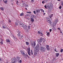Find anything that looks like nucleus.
<instances>
[{
  "label": "nucleus",
  "mask_w": 63,
  "mask_h": 63,
  "mask_svg": "<svg viewBox=\"0 0 63 63\" xmlns=\"http://www.w3.org/2000/svg\"><path fill=\"white\" fill-rule=\"evenodd\" d=\"M47 7L48 8V12H50L51 9L53 7L52 4H47Z\"/></svg>",
  "instance_id": "nucleus-1"
},
{
  "label": "nucleus",
  "mask_w": 63,
  "mask_h": 63,
  "mask_svg": "<svg viewBox=\"0 0 63 63\" xmlns=\"http://www.w3.org/2000/svg\"><path fill=\"white\" fill-rule=\"evenodd\" d=\"M20 26L21 27H22L25 30H27V26L26 25H24L23 23L20 24Z\"/></svg>",
  "instance_id": "nucleus-2"
},
{
  "label": "nucleus",
  "mask_w": 63,
  "mask_h": 63,
  "mask_svg": "<svg viewBox=\"0 0 63 63\" xmlns=\"http://www.w3.org/2000/svg\"><path fill=\"white\" fill-rule=\"evenodd\" d=\"M36 52H38L39 51V46L38 45H37L34 48Z\"/></svg>",
  "instance_id": "nucleus-3"
},
{
  "label": "nucleus",
  "mask_w": 63,
  "mask_h": 63,
  "mask_svg": "<svg viewBox=\"0 0 63 63\" xmlns=\"http://www.w3.org/2000/svg\"><path fill=\"white\" fill-rule=\"evenodd\" d=\"M11 61L12 62V63H16V59L15 58H12L11 60Z\"/></svg>",
  "instance_id": "nucleus-4"
},
{
  "label": "nucleus",
  "mask_w": 63,
  "mask_h": 63,
  "mask_svg": "<svg viewBox=\"0 0 63 63\" xmlns=\"http://www.w3.org/2000/svg\"><path fill=\"white\" fill-rule=\"evenodd\" d=\"M43 39L44 40V38L41 37L40 39L37 40V41L39 43H41L43 41Z\"/></svg>",
  "instance_id": "nucleus-5"
},
{
  "label": "nucleus",
  "mask_w": 63,
  "mask_h": 63,
  "mask_svg": "<svg viewBox=\"0 0 63 63\" xmlns=\"http://www.w3.org/2000/svg\"><path fill=\"white\" fill-rule=\"evenodd\" d=\"M58 20L57 19H56L53 22L54 25L55 26L57 24V23L58 22Z\"/></svg>",
  "instance_id": "nucleus-6"
},
{
  "label": "nucleus",
  "mask_w": 63,
  "mask_h": 63,
  "mask_svg": "<svg viewBox=\"0 0 63 63\" xmlns=\"http://www.w3.org/2000/svg\"><path fill=\"white\" fill-rule=\"evenodd\" d=\"M22 55L25 58H27V56L28 57H29H29L28 56V55L26 54L25 53L24 54H23Z\"/></svg>",
  "instance_id": "nucleus-7"
},
{
  "label": "nucleus",
  "mask_w": 63,
  "mask_h": 63,
  "mask_svg": "<svg viewBox=\"0 0 63 63\" xmlns=\"http://www.w3.org/2000/svg\"><path fill=\"white\" fill-rule=\"evenodd\" d=\"M44 48L43 46H40V49L41 51H43V49H44Z\"/></svg>",
  "instance_id": "nucleus-8"
},
{
  "label": "nucleus",
  "mask_w": 63,
  "mask_h": 63,
  "mask_svg": "<svg viewBox=\"0 0 63 63\" xmlns=\"http://www.w3.org/2000/svg\"><path fill=\"white\" fill-rule=\"evenodd\" d=\"M46 48L47 50H49V46L48 45H46Z\"/></svg>",
  "instance_id": "nucleus-9"
},
{
  "label": "nucleus",
  "mask_w": 63,
  "mask_h": 63,
  "mask_svg": "<svg viewBox=\"0 0 63 63\" xmlns=\"http://www.w3.org/2000/svg\"><path fill=\"white\" fill-rule=\"evenodd\" d=\"M31 21L32 22H33L34 21V18H31Z\"/></svg>",
  "instance_id": "nucleus-10"
},
{
  "label": "nucleus",
  "mask_w": 63,
  "mask_h": 63,
  "mask_svg": "<svg viewBox=\"0 0 63 63\" xmlns=\"http://www.w3.org/2000/svg\"><path fill=\"white\" fill-rule=\"evenodd\" d=\"M31 45L32 46L35 47V45H36V43H35V42H34V44H33V43H32Z\"/></svg>",
  "instance_id": "nucleus-11"
},
{
  "label": "nucleus",
  "mask_w": 63,
  "mask_h": 63,
  "mask_svg": "<svg viewBox=\"0 0 63 63\" xmlns=\"http://www.w3.org/2000/svg\"><path fill=\"white\" fill-rule=\"evenodd\" d=\"M47 0H45V1H42V4H45V3H47Z\"/></svg>",
  "instance_id": "nucleus-12"
},
{
  "label": "nucleus",
  "mask_w": 63,
  "mask_h": 63,
  "mask_svg": "<svg viewBox=\"0 0 63 63\" xmlns=\"http://www.w3.org/2000/svg\"><path fill=\"white\" fill-rule=\"evenodd\" d=\"M21 53L22 54V55L25 53H24V51H22V50L21 51Z\"/></svg>",
  "instance_id": "nucleus-13"
},
{
  "label": "nucleus",
  "mask_w": 63,
  "mask_h": 63,
  "mask_svg": "<svg viewBox=\"0 0 63 63\" xmlns=\"http://www.w3.org/2000/svg\"><path fill=\"white\" fill-rule=\"evenodd\" d=\"M47 22H48V23H51V21L50 20H48V21H47Z\"/></svg>",
  "instance_id": "nucleus-14"
},
{
  "label": "nucleus",
  "mask_w": 63,
  "mask_h": 63,
  "mask_svg": "<svg viewBox=\"0 0 63 63\" xmlns=\"http://www.w3.org/2000/svg\"><path fill=\"white\" fill-rule=\"evenodd\" d=\"M53 16V14H51V15H50L49 16V17L50 18H51V17H52V16Z\"/></svg>",
  "instance_id": "nucleus-15"
},
{
  "label": "nucleus",
  "mask_w": 63,
  "mask_h": 63,
  "mask_svg": "<svg viewBox=\"0 0 63 63\" xmlns=\"http://www.w3.org/2000/svg\"><path fill=\"white\" fill-rule=\"evenodd\" d=\"M6 41L7 43H10V41L9 40L7 39L6 40Z\"/></svg>",
  "instance_id": "nucleus-16"
},
{
  "label": "nucleus",
  "mask_w": 63,
  "mask_h": 63,
  "mask_svg": "<svg viewBox=\"0 0 63 63\" xmlns=\"http://www.w3.org/2000/svg\"><path fill=\"white\" fill-rule=\"evenodd\" d=\"M49 34H50L48 32L47 34V36H48V37H49Z\"/></svg>",
  "instance_id": "nucleus-17"
},
{
  "label": "nucleus",
  "mask_w": 63,
  "mask_h": 63,
  "mask_svg": "<svg viewBox=\"0 0 63 63\" xmlns=\"http://www.w3.org/2000/svg\"><path fill=\"white\" fill-rule=\"evenodd\" d=\"M23 15H24L23 13H22L20 15V16H23Z\"/></svg>",
  "instance_id": "nucleus-18"
},
{
  "label": "nucleus",
  "mask_w": 63,
  "mask_h": 63,
  "mask_svg": "<svg viewBox=\"0 0 63 63\" xmlns=\"http://www.w3.org/2000/svg\"><path fill=\"white\" fill-rule=\"evenodd\" d=\"M36 11V13H39L40 12V10H37Z\"/></svg>",
  "instance_id": "nucleus-19"
},
{
  "label": "nucleus",
  "mask_w": 63,
  "mask_h": 63,
  "mask_svg": "<svg viewBox=\"0 0 63 63\" xmlns=\"http://www.w3.org/2000/svg\"><path fill=\"white\" fill-rule=\"evenodd\" d=\"M56 56H57V57L58 56H59V54L58 53H56Z\"/></svg>",
  "instance_id": "nucleus-20"
},
{
  "label": "nucleus",
  "mask_w": 63,
  "mask_h": 63,
  "mask_svg": "<svg viewBox=\"0 0 63 63\" xmlns=\"http://www.w3.org/2000/svg\"><path fill=\"white\" fill-rule=\"evenodd\" d=\"M19 59H20V58L18 57H17V60H18V61L19 60Z\"/></svg>",
  "instance_id": "nucleus-21"
},
{
  "label": "nucleus",
  "mask_w": 63,
  "mask_h": 63,
  "mask_svg": "<svg viewBox=\"0 0 63 63\" xmlns=\"http://www.w3.org/2000/svg\"><path fill=\"white\" fill-rule=\"evenodd\" d=\"M17 35L18 37H20V33H18Z\"/></svg>",
  "instance_id": "nucleus-22"
},
{
  "label": "nucleus",
  "mask_w": 63,
  "mask_h": 63,
  "mask_svg": "<svg viewBox=\"0 0 63 63\" xmlns=\"http://www.w3.org/2000/svg\"><path fill=\"white\" fill-rule=\"evenodd\" d=\"M28 51H29V52L30 51V47H29V48H28Z\"/></svg>",
  "instance_id": "nucleus-23"
},
{
  "label": "nucleus",
  "mask_w": 63,
  "mask_h": 63,
  "mask_svg": "<svg viewBox=\"0 0 63 63\" xmlns=\"http://www.w3.org/2000/svg\"><path fill=\"white\" fill-rule=\"evenodd\" d=\"M37 52H36V51H35V52L34 53V55H36V54H37Z\"/></svg>",
  "instance_id": "nucleus-24"
},
{
  "label": "nucleus",
  "mask_w": 63,
  "mask_h": 63,
  "mask_svg": "<svg viewBox=\"0 0 63 63\" xmlns=\"http://www.w3.org/2000/svg\"><path fill=\"white\" fill-rule=\"evenodd\" d=\"M2 41H3V40H2V41L0 42V43L1 44V45H3V42H2Z\"/></svg>",
  "instance_id": "nucleus-25"
},
{
  "label": "nucleus",
  "mask_w": 63,
  "mask_h": 63,
  "mask_svg": "<svg viewBox=\"0 0 63 63\" xmlns=\"http://www.w3.org/2000/svg\"><path fill=\"white\" fill-rule=\"evenodd\" d=\"M28 54H29V55H30V56L31 54H30V52H29V51H28Z\"/></svg>",
  "instance_id": "nucleus-26"
},
{
  "label": "nucleus",
  "mask_w": 63,
  "mask_h": 63,
  "mask_svg": "<svg viewBox=\"0 0 63 63\" xmlns=\"http://www.w3.org/2000/svg\"><path fill=\"white\" fill-rule=\"evenodd\" d=\"M41 11H42V12L43 13L44 12V10L43 9H40Z\"/></svg>",
  "instance_id": "nucleus-27"
},
{
  "label": "nucleus",
  "mask_w": 63,
  "mask_h": 63,
  "mask_svg": "<svg viewBox=\"0 0 63 63\" xmlns=\"http://www.w3.org/2000/svg\"><path fill=\"white\" fill-rule=\"evenodd\" d=\"M61 5L63 6V1H62L61 2Z\"/></svg>",
  "instance_id": "nucleus-28"
},
{
  "label": "nucleus",
  "mask_w": 63,
  "mask_h": 63,
  "mask_svg": "<svg viewBox=\"0 0 63 63\" xmlns=\"http://www.w3.org/2000/svg\"><path fill=\"white\" fill-rule=\"evenodd\" d=\"M0 9L1 10H2V11H3V10H4V9H3V7H0Z\"/></svg>",
  "instance_id": "nucleus-29"
},
{
  "label": "nucleus",
  "mask_w": 63,
  "mask_h": 63,
  "mask_svg": "<svg viewBox=\"0 0 63 63\" xmlns=\"http://www.w3.org/2000/svg\"><path fill=\"white\" fill-rule=\"evenodd\" d=\"M47 21L49 20V18H47Z\"/></svg>",
  "instance_id": "nucleus-30"
},
{
  "label": "nucleus",
  "mask_w": 63,
  "mask_h": 63,
  "mask_svg": "<svg viewBox=\"0 0 63 63\" xmlns=\"http://www.w3.org/2000/svg\"><path fill=\"white\" fill-rule=\"evenodd\" d=\"M26 43L27 45H29V43L28 42H26Z\"/></svg>",
  "instance_id": "nucleus-31"
},
{
  "label": "nucleus",
  "mask_w": 63,
  "mask_h": 63,
  "mask_svg": "<svg viewBox=\"0 0 63 63\" xmlns=\"http://www.w3.org/2000/svg\"><path fill=\"white\" fill-rule=\"evenodd\" d=\"M59 8L60 9H61V8H62V7L61 6H60L59 7Z\"/></svg>",
  "instance_id": "nucleus-32"
},
{
  "label": "nucleus",
  "mask_w": 63,
  "mask_h": 63,
  "mask_svg": "<svg viewBox=\"0 0 63 63\" xmlns=\"http://www.w3.org/2000/svg\"><path fill=\"white\" fill-rule=\"evenodd\" d=\"M38 34H41V33H42V32H41L39 31L38 32Z\"/></svg>",
  "instance_id": "nucleus-33"
},
{
  "label": "nucleus",
  "mask_w": 63,
  "mask_h": 63,
  "mask_svg": "<svg viewBox=\"0 0 63 63\" xmlns=\"http://www.w3.org/2000/svg\"><path fill=\"white\" fill-rule=\"evenodd\" d=\"M17 32L20 34V31H18Z\"/></svg>",
  "instance_id": "nucleus-34"
},
{
  "label": "nucleus",
  "mask_w": 63,
  "mask_h": 63,
  "mask_svg": "<svg viewBox=\"0 0 63 63\" xmlns=\"http://www.w3.org/2000/svg\"><path fill=\"white\" fill-rule=\"evenodd\" d=\"M32 16H33V17H35V18L36 17V16H35V15H32Z\"/></svg>",
  "instance_id": "nucleus-35"
},
{
  "label": "nucleus",
  "mask_w": 63,
  "mask_h": 63,
  "mask_svg": "<svg viewBox=\"0 0 63 63\" xmlns=\"http://www.w3.org/2000/svg\"><path fill=\"white\" fill-rule=\"evenodd\" d=\"M17 23H15V25H16V26H17Z\"/></svg>",
  "instance_id": "nucleus-36"
},
{
  "label": "nucleus",
  "mask_w": 63,
  "mask_h": 63,
  "mask_svg": "<svg viewBox=\"0 0 63 63\" xmlns=\"http://www.w3.org/2000/svg\"><path fill=\"white\" fill-rule=\"evenodd\" d=\"M41 35V36H43V33H41V34H40Z\"/></svg>",
  "instance_id": "nucleus-37"
},
{
  "label": "nucleus",
  "mask_w": 63,
  "mask_h": 63,
  "mask_svg": "<svg viewBox=\"0 0 63 63\" xmlns=\"http://www.w3.org/2000/svg\"><path fill=\"white\" fill-rule=\"evenodd\" d=\"M7 0H6L4 2V3H5V4H6L7 3Z\"/></svg>",
  "instance_id": "nucleus-38"
},
{
  "label": "nucleus",
  "mask_w": 63,
  "mask_h": 63,
  "mask_svg": "<svg viewBox=\"0 0 63 63\" xmlns=\"http://www.w3.org/2000/svg\"><path fill=\"white\" fill-rule=\"evenodd\" d=\"M33 13L34 14V15H36V12L35 11H33Z\"/></svg>",
  "instance_id": "nucleus-39"
},
{
  "label": "nucleus",
  "mask_w": 63,
  "mask_h": 63,
  "mask_svg": "<svg viewBox=\"0 0 63 63\" xmlns=\"http://www.w3.org/2000/svg\"><path fill=\"white\" fill-rule=\"evenodd\" d=\"M63 52V49H62L61 50V52Z\"/></svg>",
  "instance_id": "nucleus-40"
},
{
  "label": "nucleus",
  "mask_w": 63,
  "mask_h": 63,
  "mask_svg": "<svg viewBox=\"0 0 63 63\" xmlns=\"http://www.w3.org/2000/svg\"><path fill=\"white\" fill-rule=\"evenodd\" d=\"M27 16H28V15L27 14L26 15H25V18H26V17Z\"/></svg>",
  "instance_id": "nucleus-41"
},
{
  "label": "nucleus",
  "mask_w": 63,
  "mask_h": 63,
  "mask_svg": "<svg viewBox=\"0 0 63 63\" xmlns=\"http://www.w3.org/2000/svg\"><path fill=\"white\" fill-rule=\"evenodd\" d=\"M19 63H21L22 62V61H21V60H20L19 61Z\"/></svg>",
  "instance_id": "nucleus-42"
},
{
  "label": "nucleus",
  "mask_w": 63,
  "mask_h": 63,
  "mask_svg": "<svg viewBox=\"0 0 63 63\" xmlns=\"http://www.w3.org/2000/svg\"><path fill=\"white\" fill-rule=\"evenodd\" d=\"M28 5H27V4H26L25 5V7H28Z\"/></svg>",
  "instance_id": "nucleus-43"
},
{
  "label": "nucleus",
  "mask_w": 63,
  "mask_h": 63,
  "mask_svg": "<svg viewBox=\"0 0 63 63\" xmlns=\"http://www.w3.org/2000/svg\"><path fill=\"white\" fill-rule=\"evenodd\" d=\"M2 28H4V29H5L6 28V27H5L4 26H3Z\"/></svg>",
  "instance_id": "nucleus-44"
},
{
  "label": "nucleus",
  "mask_w": 63,
  "mask_h": 63,
  "mask_svg": "<svg viewBox=\"0 0 63 63\" xmlns=\"http://www.w3.org/2000/svg\"><path fill=\"white\" fill-rule=\"evenodd\" d=\"M44 7H45V8L47 9V6H46V5H45Z\"/></svg>",
  "instance_id": "nucleus-45"
},
{
  "label": "nucleus",
  "mask_w": 63,
  "mask_h": 63,
  "mask_svg": "<svg viewBox=\"0 0 63 63\" xmlns=\"http://www.w3.org/2000/svg\"><path fill=\"white\" fill-rule=\"evenodd\" d=\"M28 28L29 29V30H30V26H28Z\"/></svg>",
  "instance_id": "nucleus-46"
},
{
  "label": "nucleus",
  "mask_w": 63,
  "mask_h": 63,
  "mask_svg": "<svg viewBox=\"0 0 63 63\" xmlns=\"http://www.w3.org/2000/svg\"><path fill=\"white\" fill-rule=\"evenodd\" d=\"M49 30L50 32H51V31H52V30L51 29H50Z\"/></svg>",
  "instance_id": "nucleus-47"
},
{
  "label": "nucleus",
  "mask_w": 63,
  "mask_h": 63,
  "mask_svg": "<svg viewBox=\"0 0 63 63\" xmlns=\"http://www.w3.org/2000/svg\"><path fill=\"white\" fill-rule=\"evenodd\" d=\"M25 31H26L27 32H29V31H28V30H27H27H25Z\"/></svg>",
  "instance_id": "nucleus-48"
},
{
  "label": "nucleus",
  "mask_w": 63,
  "mask_h": 63,
  "mask_svg": "<svg viewBox=\"0 0 63 63\" xmlns=\"http://www.w3.org/2000/svg\"><path fill=\"white\" fill-rule=\"evenodd\" d=\"M58 30H60V31H61V30H60V28H58Z\"/></svg>",
  "instance_id": "nucleus-49"
},
{
  "label": "nucleus",
  "mask_w": 63,
  "mask_h": 63,
  "mask_svg": "<svg viewBox=\"0 0 63 63\" xmlns=\"http://www.w3.org/2000/svg\"><path fill=\"white\" fill-rule=\"evenodd\" d=\"M8 21L9 22H11V20L10 19Z\"/></svg>",
  "instance_id": "nucleus-50"
},
{
  "label": "nucleus",
  "mask_w": 63,
  "mask_h": 63,
  "mask_svg": "<svg viewBox=\"0 0 63 63\" xmlns=\"http://www.w3.org/2000/svg\"><path fill=\"white\" fill-rule=\"evenodd\" d=\"M54 51H56V52H57L56 51V49H54Z\"/></svg>",
  "instance_id": "nucleus-51"
},
{
  "label": "nucleus",
  "mask_w": 63,
  "mask_h": 63,
  "mask_svg": "<svg viewBox=\"0 0 63 63\" xmlns=\"http://www.w3.org/2000/svg\"><path fill=\"white\" fill-rule=\"evenodd\" d=\"M46 48H44V50H46Z\"/></svg>",
  "instance_id": "nucleus-52"
},
{
  "label": "nucleus",
  "mask_w": 63,
  "mask_h": 63,
  "mask_svg": "<svg viewBox=\"0 0 63 63\" xmlns=\"http://www.w3.org/2000/svg\"><path fill=\"white\" fill-rule=\"evenodd\" d=\"M23 37V36L22 35L21 36L20 38H22Z\"/></svg>",
  "instance_id": "nucleus-53"
},
{
  "label": "nucleus",
  "mask_w": 63,
  "mask_h": 63,
  "mask_svg": "<svg viewBox=\"0 0 63 63\" xmlns=\"http://www.w3.org/2000/svg\"><path fill=\"white\" fill-rule=\"evenodd\" d=\"M31 1H31V2H34V0H31Z\"/></svg>",
  "instance_id": "nucleus-54"
},
{
  "label": "nucleus",
  "mask_w": 63,
  "mask_h": 63,
  "mask_svg": "<svg viewBox=\"0 0 63 63\" xmlns=\"http://www.w3.org/2000/svg\"><path fill=\"white\" fill-rule=\"evenodd\" d=\"M45 39L44 38V39H42V41H45Z\"/></svg>",
  "instance_id": "nucleus-55"
},
{
  "label": "nucleus",
  "mask_w": 63,
  "mask_h": 63,
  "mask_svg": "<svg viewBox=\"0 0 63 63\" xmlns=\"http://www.w3.org/2000/svg\"><path fill=\"white\" fill-rule=\"evenodd\" d=\"M11 1L12 2H13V1H14V0H11Z\"/></svg>",
  "instance_id": "nucleus-56"
},
{
  "label": "nucleus",
  "mask_w": 63,
  "mask_h": 63,
  "mask_svg": "<svg viewBox=\"0 0 63 63\" xmlns=\"http://www.w3.org/2000/svg\"><path fill=\"white\" fill-rule=\"evenodd\" d=\"M45 41H46L45 40H44V41H43V42L45 43Z\"/></svg>",
  "instance_id": "nucleus-57"
},
{
  "label": "nucleus",
  "mask_w": 63,
  "mask_h": 63,
  "mask_svg": "<svg viewBox=\"0 0 63 63\" xmlns=\"http://www.w3.org/2000/svg\"><path fill=\"white\" fill-rule=\"evenodd\" d=\"M33 52H32V53H31V54H32V55H33Z\"/></svg>",
  "instance_id": "nucleus-58"
},
{
  "label": "nucleus",
  "mask_w": 63,
  "mask_h": 63,
  "mask_svg": "<svg viewBox=\"0 0 63 63\" xmlns=\"http://www.w3.org/2000/svg\"><path fill=\"white\" fill-rule=\"evenodd\" d=\"M16 3H18V1L17 0L16 1Z\"/></svg>",
  "instance_id": "nucleus-59"
},
{
  "label": "nucleus",
  "mask_w": 63,
  "mask_h": 63,
  "mask_svg": "<svg viewBox=\"0 0 63 63\" xmlns=\"http://www.w3.org/2000/svg\"><path fill=\"white\" fill-rule=\"evenodd\" d=\"M45 14H46V13H44L43 14L44 15V16H45Z\"/></svg>",
  "instance_id": "nucleus-60"
},
{
  "label": "nucleus",
  "mask_w": 63,
  "mask_h": 63,
  "mask_svg": "<svg viewBox=\"0 0 63 63\" xmlns=\"http://www.w3.org/2000/svg\"><path fill=\"white\" fill-rule=\"evenodd\" d=\"M29 13H30V14H31V12H29Z\"/></svg>",
  "instance_id": "nucleus-61"
},
{
  "label": "nucleus",
  "mask_w": 63,
  "mask_h": 63,
  "mask_svg": "<svg viewBox=\"0 0 63 63\" xmlns=\"http://www.w3.org/2000/svg\"><path fill=\"white\" fill-rule=\"evenodd\" d=\"M58 1H60V0H57Z\"/></svg>",
  "instance_id": "nucleus-62"
},
{
  "label": "nucleus",
  "mask_w": 63,
  "mask_h": 63,
  "mask_svg": "<svg viewBox=\"0 0 63 63\" xmlns=\"http://www.w3.org/2000/svg\"><path fill=\"white\" fill-rule=\"evenodd\" d=\"M25 9H26V10H27V8H25Z\"/></svg>",
  "instance_id": "nucleus-63"
},
{
  "label": "nucleus",
  "mask_w": 63,
  "mask_h": 63,
  "mask_svg": "<svg viewBox=\"0 0 63 63\" xmlns=\"http://www.w3.org/2000/svg\"><path fill=\"white\" fill-rule=\"evenodd\" d=\"M60 33H62V32H60Z\"/></svg>",
  "instance_id": "nucleus-64"
}]
</instances>
